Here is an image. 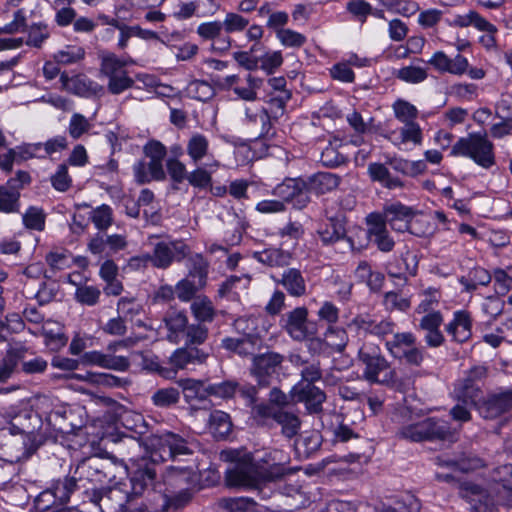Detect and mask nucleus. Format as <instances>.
Segmentation results:
<instances>
[{"instance_id": "nucleus-1", "label": "nucleus", "mask_w": 512, "mask_h": 512, "mask_svg": "<svg viewBox=\"0 0 512 512\" xmlns=\"http://www.w3.org/2000/svg\"><path fill=\"white\" fill-rule=\"evenodd\" d=\"M229 456L234 465L226 472L227 485L259 490L263 498L270 495L263 492L262 486L281 479L289 471L279 450L266 451L262 456L234 450Z\"/></svg>"}, {"instance_id": "nucleus-2", "label": "nucleus", "mask_w": 512, "mask_h": 512, "mask_svg": "<svg viewBox=\"0 0 512 512\" xmlns=\"http://www.w3.org/2000/svg\"><path fill=\"white\" fill-rule=\"evenodd\" d=\"M43 421L41 416L34 410L25 408L10 417L7 429L12 435H21L22 452L17 456H31L45 442V435L41 432Z\"/></svg>"}, {"instance_id": "nucleus-3", "label": "nucleus", "mask_w": 512, "mask_h": 512, "mask_svg": "<svg viewBox=\"0 0 512 512\" xmlns=\"http://www.w3.org/2000/svg\"><path fill=\"white\" fill-rule=\"evenodd\" d=\"M454 436L450 423L438 417H427L403 424L396 431L398 439L409 442H435L451 440Z\"/></svg>"}, {"instance_id": "nucleus-4", "label": "nucleus", "mask_w": 512, "mask_h": 512, "mask_svg": "<svg viewBox=\"0 0 512 512\" xmlns=\"http://www.w3.org/2000/svg\"><path fill=\"white\" fill-rule=\"evenodd\" d=\"M359 360L365 365L364 378L371 383L385 385L398 392L407 390V381L399 378L389 362L380 353L370 352L364 346L358 352Z\"/></svg>"}, {"instance_id": "nucleus-5", "label": "nucleus", "mask_w": 512, "mask_h": 512, "mask_svg": "<svg viewBox=\"0 0 512 512\" xmlns=\"http://www.w3.org/2000/svg\"><path fill=\"white\" fill-rule=\"evenodd\" d=\"M450 154L469 157L484 169H489L495 164L494 146L486 134L470 133L467 137H461L452 146Z\"/></svg>"}, {"instance_id": "nucleus-6", "label": "nucleus", "mask_w": 512, "mask_h": 512, "mask_svg": "<svg viewBox=\"0 0 512 512\" xmlns=\"http://www.w3.org/2000/svg\"><path fill=\"white\" fill-rule=\"evenodd\" d=\"M308 313L305 306L296 307L282 315L279 325L294 341L303 342L317 334V324L308 319Z\"/></svg>"}, {"instance_id": "nucleus-7", "label": "nucleus", "mask_w": 512, "mask_h": 512, "mask_svg": "<svg viewBox=\"0 0 512 512\" xmlns=\"http://www.w3.org/2000/svg\"><path fill=\"white\" fill-rule=\"evenodd\" d=\"M389 353L405 364L419 367L423 360V351L416 347V337L411 332L396 333L385 344Z\"/></svg>"}, {"instance_id": "nucleus-8", "label": "nucleus", "mask_w": 512, "mask_h": 512, "mask_svg": "<svg viewBox=\"0 0 512 512\" xmlns=\"http://www.w3.org/2000/svg\"><path fill=\"white\" fill-rule=\"evenodd\" d=\"M190 252V248L181 240L161 241L155 244L152 254H145L153 267L167 269L173 262H181Z\"/></svg>"}, {"instance_id": "nucleus-9", "label": "nucleus", "mask_w": 512, "mask_h": 512, "mask_svg": "<svg viewBox=\"0 0 512 512\" xmlns=\"http://www.w3.org/2000/svg\"><path fill=\"white\" fill-rule=\"evenodd\" d=\"M512 411V388L486 394L478 404V412L485 419H496Z\"/></svg>"}, {"instance_id": "nucleus-10", "label": "nucleus", "mask_w": 512, "mask_h": 512, "mask_svg": "<svg viewBox=\"0 0 512 512\" xmlns=\"http://www.w3.org/2000/svg\"><path fill=\"white\" fill-rule=\"evenodd\" d=\"M273 194L279 197L282 202L291 203L294 208L300 210L311 202V197L307 195L306 184L303 178L285 179L274 188Z\"/></svg>"}, {"instance_id": "nucleus-11", "label": "nucleus", "mask_w": 512, "mask_h": 512, "mask_svg": "<svg viewBox=\"0 0 512 512\" xmlns=\"http://www.w3.org/2000/svg\"><path fill=\"white\" fill-rule=\"evenodd\" d=\"M283 360V355L276 352H267L253 357L250 372L259 386L270 385L272 377L277 373Z\"/></svg>"}, {"instance_id": "nucleus-12", "label": "nucleus", "mask_w": 512, "mask_h": 512, "mask_svg": "<svg viewBox=\"0 0 512 512\" xmlns=\"http://www.w3.org/2000/svg\"><path fill=\"white\" fill-rule=\"evenodd\" d=\"M157 453L152 454V460L141 459L136 469L130 475V489L128 490L132 496L141 497L144 492L153 487L156 480V462Z\"/></svg>"}, {"instance_id": "nucleus-13", "label": "nucleus", "mask_w": 512, "mask_h": 512, "mask_svg": "<svg viewBox=\"0 0 512 512\" xmlns=\"http://www.w3.org/2000/svg\"><path fill=\"white\" fill-rule=\"evenodd\" d=\"M417 214V210L413 207L404 205L398 201L386 204L380 213V217L385 226L388 224L392 230L404 233L406 229H408L409 222L413 220Z\"/></svg>"}, {"instance_id": "nucleus-14", "label": "nucleus", "mask_w": 512, "mask_h": 512, "mask_svg": "<svg viewBox=\"0 0 512 512\" xmlns=\"http://www.w3.org/2000/svg\"><path fill=\"white\" fill-rule=\"evenodd\" d=\"M132 495L121 485H115L101 491H95L93 502L101 512H121Z\"/></svg>"}, {"instance_id": "nucleus-15", "label": "nucleus", "mask_w": 512, "mask_h": 512, "mask_svg": "<svg viewBox=\"0 0 512 512\" xmlns=\"http://www.w3.org/2000/svg\"><path fill=\"white\" fill-rule=\"evenodd\" d=\"M366 224L368 235L378 250L384 253L391 252L395 247V241L390 236L387 226L380 217V212H373L367 215Z\"/></svg>"}, {"instance_id": "nucleus-16", "label": "nucleus", "mask_w": 512, "mask_h": 512, "mask_svg": "<svg viewBox=\"0 0 512 512\" xmlns=\"http://www.w3.org/2000/svg\"><path fill=\"white\" fill-rule=\"evenodd\" d=\"M84 365H97L105 369L115 371H127L130 367V360L126 356L103 353L100 351L85 352L80 359Z\"/></svg>"}, {"instance_id": "nucleus-17", "label": "nucleus", "mask_w": 512, "mask_h": 512, "mask_svg": "<svg viewBox=\"0 0 512 512\" xmlns=\"http://www.w3.org/2000/svg\"><path fill=\"white\" fill-rule=\"evenodd\" d=\"M418 269V257L415 253L407 250L400 257H395L386 264L387 274L392 278L408 281V276H415Z\"/></svg>"}, {"instance_id": "nucleus-18", "label": "nucleus", "mask_w": 512, "mask_h": 512, "mask_svg": "<svg viewBox=\"0 0 512 512\" xmlns=\"http://www.w3.org/2000/svg\"><path fill=\"white\" fill-rule=\"evenodd\" d=\"M292 393L297 402L305 404L310 414H317L322 411V404L326 400V394L320 388L298 383L293 387Z\"/></svg>"}, {"instance_id": "nucleus-19", "label": "nucleus", "mask_w": 512, "mask_h": 512, "mask_svg": "<svg viewBox=\"0 0 512 512\" xmlns=\"http://www.w3.org/2000/svg\"><path fill=\"white\" fill-rule=\"evenodd\" d=\"M427 63L439 73H450L453 75H462L466 73L469 67L467 58L461 54L450 58L443 51H436Z\"/></svg>"}, {"instance_id": "nucleus-20", "label": "nucleus", "mask_w": 512, "mask_h": 512, "mask_svg": "<svg viewBox=\"0 0 512 512\" xmlns=\"http://www.w3.org/2000/svg\"><path fill=\"white\" fill-rule=\"evenodd\" d=\"M345 225L346 217L342 213L328 218V222L322 224L317 230L322 244L328 246L346 239L347 231Z\"/></svg>"}, {"instance_id": "nucleus-21", "label": "nucleus", "mask_w": 512, "mask_h": 512, "mask_svg": "<svg viewBox=\"0 0 512 512\" xmlns=\"http://www.w3.org/2000/svg\"><path fill=\"white\" fill-rule=\"evenodd\" d=\"M157 444L162 450V453L157 454V456L162 460H165L164 454L170 458H174L177 455L192 454V450L188 446L187 440L172 432H164L159 435L157 438Z\"/></svg>"}, {"instance_id": "nucleus-22", "label": "nucleus", "mask_w": 512, "mask_h": 512, "mask_svg": "<svg viewBox=\"0 0 512 512\" xmlns=\"http://www.w3.org/2000/svg\"><path fill=\"white\" fill-rule=\"evenodd\" d=\"M134 179L137 184H148L152 181H163L166 178L163 164H157L145 159L137 161L133 165Z\"/></svg>"}, {"instance_id": "nucleus-23", "label": "nucleus", "mask_w": 512, "mask_h": 512, "mask_svg": "<svg viewBox=\"0 0 512 512\" xmlns=\"http://www.w3.org/2000/svg\"><path fill=\"white\" fill-rule=\"evenodd\" d=\"M341 178L330 172H318L304 179L307 195L315 193L323 195L336 189L340 184Z\"/></svg>"}, {"instance_id": "nucleus-24", "label": "nucleus", "mask_w": 512, "mask_h": 512, "mask_svg": "<svg viewBox=\"0 0 512 512\" xmlns=\"http://www.w3.org/2000/svg\"><path fill=\"white\" fill-rule=\"evenodd\" d=\"M74 474L79 483H102L106 474L102 470V462L97 458L82 460L76 467ZM85 487V484H82Z\"/></svg>"}, {"instance_id": "nucleus-25", "label": "nucleus", "mask_w": 512, "mask_h": 512, "mask_svg": "<svg viewBox=\"0 0 512 512\" xmlns=\"http://www.w3.org/2000/svg\"><path fill=\"white\" fill-rule=\"evenodd\" d=\"M168 330L167 339L172 343H179L188 326V317L185 311L169 309L163 318Z\"/></svg>"}, {"instance_id": "nucleus-26", "label": "nucleus", "mask_w": 512, "mask_h": 512, "mask_svg": "<svg viewBox=\"0 0 512 512\" xmlns=\"http://www.w3.org/2000/svg\"><path fill=\"white\" fill-rule=\"evenodd\" d=\"M472 320L470 314L465 310L456 311L453 320L446 325V331L454 341L462 343L472 335Z\"/></svg>"}, {"instance_id": "nucleus-27", "label": "nucleus", "mask_w": 512, "mask_h": 512, "mask_svg": "<svg viewBox=\"0 0 512 512\" xmlns=\"http://www.w3.org/2000/svg\"><path fill=\"white\" fill-rule=\"evenodd\" d=\"M208 428L216 440H227L232 433L233 423L228 413L214 410L210 413Z\"/></svg>"}, {"instance_id": "nucleus-28", "label": "nucleus", "mask_w": 512, "mask_h": 512, "mask_svg": "<svg viewBox=\"0 0 512 512\" xmlns=\"http://www.w3.org/2000/svg\"><path fill=\"white\" fill-rule=\"evenodd\" d=\"M73 412L67 408H61L58 410L51 411L46 421L58 433L70 434L74 433L77 429H80L82 424H76L72 422Z\"/></svg>"}, {"instance_id": "nucleus-29", "label": "nucleus", "mask_w": 512, "mask_h": 512, "mask_svg": "<svg viewBox=\"0 0 512 512\" xmlns=\"http://www.w3.org/2000/svg\"><path fill=\"white\" fill-rule=\"evenodd\" d=\"M246 119L249 124L255 127V138L269 139L274 136L271 117L265 108H261L255 112L247 109Z\"/></svg>"}, {"instance_id": "nucleus-30", "label": "nucleus", "mask_w": 512, "mask_h": 512, "mask_svg": "<svg viewBox=\"0 0 512 512\" xmlns=\"http://www.w3.org/2000/svg\"><path fill=\"white\" fill-rule=\"evenodd\" d=\"M368 174L372 181L379 182L387 189L392 190L405 187V183L400 178L392 176L389 169L383 163H370L368 165Z\"/></svg>"}, {"instance_id": "nucleus-31", "label": "nucleus", "mask_w": 512, "mask_h": 512, "mask_svg": "<svg viewBox=\"0 0 512 512\" xmlns=\"http://www.w3.org/2000/svg\"><path fill=\"white\" fill-rule=\"evenodd\" d=\"M450 26L456 27H468L474 26L480 31H485L488 33H495L497 31L496 27L488 22L485 18H483L478 12L474 10H470L465 15H456L453 20L447 21Z\"/></svg>"}, {"instance_id": "nucleus-32", "label": "nucleus", "mask_w": 512, "mask_h": 512, "mask_svg": "<svg viewBox=\"0 0 512 512\" xmlns=\"http://www.w3.org/2000/svg\"><path fill=\"white\" fill-rule=\"evenodd\" d=\"M419 500L411 493H403L396 496L391 503H382L379 512H418Z\"/></svg>"}, {"instance_id": "nucleus-33", "label": "nucleus", "mask_w": 512, "mask_h": 512, "mask_svg": "<svg viewBox=\"0 0 512 512\" xmlns=\"http://www.w3.org/2000/svg\"><path fill=\"white\" fill-rule=\"evenodd\" d=\"M385 137L395 144L412 142L415 145H420L422 142V130L417 122L404 123L399 132L391 131Z\"/></svg>"}, {"instance_id": "nucleus-34", "label": "nucleus", "mask_w": 512, "mask_h": 512, "mask_svg": "<svg viewBox=\"0 0 512 512\" xmlns=\"http://www.w3.org/2000/svg\"><path fill=\"white\" fill-rule=\"evenodd\" d=\"M79 488V481L75 474L73 476H66L62 479H57L51 486V491L54 493V500H58L59 504H67L70 501L71 495Z\"/></svg>"}, {"instance_id": "nucleus-35", "label": "nucleus", "mask_w": 512, "mask_h": 512, "mask_svg": "<svg viewBox=\"0 0 512 512\" xmlns=\"http://www.w3.org/2000/svg\"><path fill=\"white\" fill-rule=\"evenodd\" d=\"M254 259L269 267H284L290 263L291 254L280 248H267L255 252Z\"/></svg>"}, {"instance_id": "nucleus-36", "label": "nucleus", "mask_w": 512, "mask_h": 512, "mask_svg": "<svg viewBox=\"0 0 512 512\" xmlns=\"http://www.w3.org/2000/svg\"><path fill=\"white\" fill-rule=\"evenodd\" d=\"M177 383L182 388L185 401L190 405H193L195 401H204L208 397L203 381L186 378L180 379Z\"/></svg>"}, {"instance_id": "nucleus-37", "label": "nucleus", "mask_w": 512, "mask_h": 512, "mask_svg": "<svg viewBox=\"0 0 512 512\" xmlns=\"http://www.w3.org/2000/svg\"><path fill=\"white\" fill-rule=\"evenodd\" d=\"M186 152L194 164H199L209 155V140L201 133H194L187 141Z\"/></svg>"}, {"instance_id": "nucleus-38", "label": "nucleus", "mask_w": 512, "mask_h": 512, "mask_svg": "<svg viewBox=\"0 0 512 512\" xmlns=\"http://www.w3.org/2000/svg\"><path fill=\"white\" fill-rule=\"evenodd\" d=\"M280 283L292 296L300 297L306 293V283L298 269L290 268L285 270Z\"/></svg>"}, {"instance_id": "nucleus-39", "label": "nucleus", "mask_w": 512, "mask_h": 512, "mask_svg": "<svg viewBox=\"0 0 512 512\" xmlns=\"http://www.w3.org/2000/svg\"><path fill=\"white\" fill-rule=\"evenodd\" d=\"M187 267V278L196 280L198 286L205 287L209 269L208 261L201 254H195L188 258Z\"/></svg>"}, {"instance_id": "nucleus-40", "label": "nucleus", "mask_w": 512, "mask_h": 512, "mask_svg": "<svg viewBox=\"0 0 512 512\" xmlns=\"http://www.w3.org/2000/svg\"><path fill=\"white\" fill-rule=\"evenodd\" d=\"M275 422L281 426L282 435L288 439L295 437L301 427V421L295 413L281 408L275 414Z\"/></svg>"}, {"instance_id": "nucleus-41", "label": "nucleus", "mask_w": 512, "mask_h": 512, "mask_svg": "<svg viewBox=\"0 0 512 512\" xmlns=\"http://www.w3.org/2000/svg\"><path fill=\"white\" fill-rule=\"evenodd\" d=\"M390 167L402 175L416 177L425 172L427 166L423 160L409 161L403 158H389L386 162Z\"/></svg>"}, {"instance_id": "nucleus-42", "label": "nucleus", "mask_w": 512, "mask_h": 512, "mask_svg": "<svg viewBox=\"0 0 512 512\" xmlns=\"http://www.w3.org/2000/svg\"><path fill=\"white\" fill-rule=\"evenodd\" d=\"M180 390L169 386L157 389L151 396V402L158 408L169 409L180 401Z\"/></svg>"}, {"instance_id": "nucleus-43", "label": "nucleus", "mask_w": 512, "mask_h": 512, "mask_svg": "<svg viewBox=\"0 0 512 512\" xmlns=\"http://www.w3.org/2000/svg\"><path fill=\"white\" fill-rule=\"evenodd\" d=\"M191 312L199 323L212 322L216 311L212 301L206 297H197L190 306Z\"/></svg>"}, {"instance_id": "nucleus-44", "label": "nucleus", "mask_w": 512, "mask_h": 512, "mask_svg": "<svg viewBox=\"0 0 512 512\" xmlns=\"http://www.w3.org/2000/svg\"><path fill=\"white\" fill-rule=\"evenodd\" d=\"M295 450L299 456L309 458L321 446V437L317 432L300 436L295 440Z\"/></svg>"}, {"instance_id": "nucleus-45", "label": "nucleus", "mask_w": 512, "mask_h": 512, "mask_svg": "<svg viewBox=\"0 0 512 512\" xmlns=\"http://www.w3.org/2000/svg\"><path fill=\"white\" fill-rule=\"evenodd\" d=\"M457 401L470 404L478 410V404L485 396L482 395L480 386L457 385L454 389Z\"/></svg>"}, {"instance_id": "nucleus-46", "label": "nucleus", "mask_w": 512, "mask_h": 512, "mask_svg": "<svg viewBox=\"0 0 512 512\" xmlns=\"http://www.w3.org/2000/svg\"><path fill=\"white\" fill-rule=\"evenodd\" d=\"M327 347L337 353H342L349 341L348 334L345 329L330 326L324 333Z\"/></svg>"}, {"instance_id": "nucleus-47", "label": "nucleus", "mask_w": 512, "mask_h": 512, "mask_svg": "<svg viewBox=\"0 0 512 512\" xmlns=\"http://www.w3.org/2000/svg\"><path fill=\"white\" fill-rule=\"evenodd\" d=\"M60 82L62 89L75 95L85 96L90 91L89 85L81 75L69 77L66 72H63L60 75Z\"/></svg>"}, {"instance_id": "nucleus-48", "label": "nucleus", "mask_w": 512, "mask_h": 512, "mask_svg": "<svg viewBox=\"0 0 512 512\" xmlns=\"http://www.w3.org/2000/svg\"><path fill=\"white\" fill-rule=\"evenodd\" d=\"M127 62L120 59L114 53H109L103 56L101 61V72L105 75L108 80L115 78L116 76L126 73L125 66Z\"/></svg>"}, {"instance_id": "nucleus-49", "label": "nucleus", "mask_w": 512, "mask_h": 512, "mask_svg": "<svg viewBox=\"0 0 512 512\" xmlns=\"http://www.w3.org/2000/svg\"><path fill=\"white\" fill-rule=\"evenodd\" d=\"M28 38L26 45L41 48L43 43L50 37V30L46 23L38 22L27 26Z\"/></svg>"}, {"instance_id": "nucleus-50", "label": "nucleus", "mask_w": 512, "mask_h": 512, "mask_svg": "<svg viewBox=\"0 0 512 512\" xmlns=\"http://www.w3.org/2000/svg\"><path fill=\"white\" fill-rule=\"evenodd\" d=\"M208 335L209 330L204 324H188L181 340L184 339L186 346H198L207 340Z\"/></svg>"}, {"instance_id": "nucleus-51", "label": "nucleus", "mask_w": 512, "mask_h": 512, "mask_svg": "<svg viewBox=\"0 0 512 512\" xmlns=\"http://www.w3.org/2000/svg\"><path fill=\"white\" fill-rule=\"evenodd\" d=\"M23 224L27 229L43 231L45 229L46 214L40 207L30 206L22 216Z\"/></svg>"}, {"instance_id": "nucleus-52", "label": "nucleus", "mask_w": 512, "mask_h": 512, "mask_svg": "<svg viewBox=\"0 0 512 512\" xmlns=\"http://www.w3.org/2000/svg\"><path fill=\"white\" fill-rule=\"evenodd\" d=\"M219 506L229 512H252L256 502L249 497L222 498Z\"/></svg>"}, {"instance_id": "nucleus-53", "label": "nucleus", "mask_w": 512, "mask_h": 512, "mask_svg": "<svg viewBox=\"0 0 512 512\" xmlns=\"http://www.w3.org/2000/svg\"><path fill=\"white\" fill-rule=\"evenodd\" d=\"M73 378L78 380H89L95 384L106 387H123L127 381L109 373H88L85 377L74 374Z\"/></svg>"}, {"instance_id": "nucleus-54", "label": "nucleus", "mask_w": 512, "mask_h": 512, "mask_svg": "<svg viewBox=\"0 0 512 512\" xmlns=\"http://www.w3.org/2000/svg\"><path fill=\"white\" fill-rule=\"evenodd\" d=\"M238 389V382L233 380H226L220 383H213L206 385L208 396H214L220 399L232 398Z\"/></svg>"}, {"instance_id": "nucleus-55", "label": "nucleus", "mask_w": 512, "mask_h": 512, "mask_svg": "<svg viewBox=\"0 0 512 512\" xmlns=\"http://www.w3.org/2000/svg\"><path fill=\"white\" fill-rule=\"evenodd\" d=\"M250 20L240 12H228L222 25L227 34L241 33L249 26Z\"/></svg>"}, {"instance_id": "nucleus-56", "label": "nucleus", "mask_w": 512, "mask_h": 512, "mask_svg": "<svg viewBox=\"0 0 512 512\" xmlns=\"http://www.w3.org/2000/svg\"><path fill=\"white\" fill-rule=\"evenodd\" d=\"M247 87H233L234 93L242 100L255 101L257 99V90L261 88L263 80L251 74L246 78Z\"/></svg>"}, {"instance_id": "nucleus-57", "label": "nucleus", "mask_w": 512, "mask_h": 512, "mask_svg": "<svg viewBox=\"0 0 512 512\" xmlns=\"http://www.w3.org/2000/svg\"><path fill=\"white\" fill-rule=\"evenodd\" d=\"M20 210V194L9 192L0 185V212L10 214L18 213Z\"/></svg>"}, {"instance_id": "nucleus-58", "label": "nucleus", "mask_w": 512, "mask_h": 512, "mask_svg": "<svg viewBox=\"0 0 512 512\" xmlns=\"http://www.w3.org/2000/svg\"><path fill=\"white\" fill-rule=\"evenodd\" d=\"M203 288L204 286H198L196 280L186 277L176 284L175 293L180 301L189 302L195 297L196 293Z\"/></svg>"}, {"instance_id": "nucleus-59", "label": "nucleus", "mask_w": 512, "mask_h": 512, "mask_svg": "<svg viewBox=\"0 0 512 512\" xmlns=\"http://www.w3.org/2000/svg\"><path fill=\"white\" fill-rule=\"evenodd\" d=\"M395 76L401 81L417 84L423 82L428 77V74L426 69L411 65L399 69Z\"/></svg>"}, {"instance_id": "nucleus-60", "label": "nucleus", "mask_w": 512, "mask_h": 512, "mask_svg": "<svg viewBox=\"0 0 512 512\" xmlns=\"http://www.w3.org/2000/svg\"><path fill=\"white\" fill-rule=\"evenodd\" d=\"M395 117L402 123L415 122L418 116L417 108L405 100H397L393 104Z\"/></svg>"}, {"instance_id": "nucleus-61", "label": "nucleus", "mask_w": 512, "mask_h": 512, "mask_svg": "<svg viewBox=\"0 0 512 512\" xmlns=\"http://www.w3.org/2000/svg\"><path fill=\"white\" fill-rule=\"evenodd\" d=\"M58 500H54V493L51 488L40 493L35 499V508L37 512H60L62 506L56 504Z\"/></svg>"}, {"instance_id": "nucleus-62", "label": "nucleus", "mask_w": 512, "mask_h": 512, "mask_svg": "<svg viewBox=\"0 0 512 512\" xmlns=\"http://www.w3.org/2000/svg\"><path fill=\"white\" fill-rule=\"evenodd\" d=\"M100 295L101 291L97 287L84 285L77 287L75 299L83 305L94 306L98 303Z\"/></svg>"}, {"instance_id": "nucleus-63", "label": "nucleus", "mask_w": 512, "mask_h": 512, "mask_svg": "<svg viewBox=\"0 0 512 512\" xmlns=\"http://www.w3.org/2000/svg\"><path fill=\"white\" fill-rule=\"evenodd\" d=\"M143 153L150 161L163 164V160L167 155V149L160 141L150 140L144 145Z\"/></svg>"}, {"instance_id": "nucleus-64", "label": "nucleus", "mask_w": 512, "mask_h": 512, "mask_svg": "<svg viewBox=\"0 0 512 512\" xmlns=\"http://www.w3.org/2000/svg\"><path fill=\"white\" fill-rule=\"evenodd\" d=\"M495 291L498 295L504 296L512 289V276L505 270L497 268L493 271Z\"/></svg>"}]
</instances>
